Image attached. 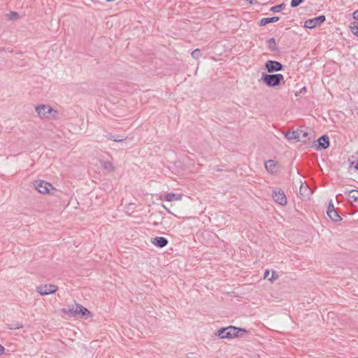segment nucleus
Returning a JSON list of instances; mask_svg holds the SVG:
<instances>
[{
  "instance_id": "nucleus-16",
  "label": "nucleus",
  "mask_w": 358,
  "mask_h": 358,
  "mask_svg": "<svg viewBox=\"0 0 358 358\" xmlns=\"http://www.w3.org/2000/svg\"><path fill=\"white\" fill-rule=\"evenodd\" d=\"M279 20V17H277V16H274V17H265V18H262L259 22H258V24L259 26H265L268 23H273V22H276Z\"/></svg>"
},
{
  "instance_id": "nucleus-27",
  "label": "nucleus",
  "mask_w": 358,
  "mask_h": 358,
  "mask_svg": "<svg viewBox=\"0 0 358 358\" xmlns=\"http://www.w3.org/2000/svg\"><path fill=\"white\" fill-rule=\"evenodd\" d=\"M8 329H17L23 327L22 323L16 322L10 324H8Z\"/></svg>"
},
{
  "instance_id": "nucleus-24",
  "label": "nucleus",
  "mask_w": 358,
  "mask_h": 358,
  "mask_svg": "<svg viewBox=\"0 0 358 358\" xmlns=\"http://www.w3.org/2000/svg\"><path fill=\"white\" fill-rule=\"evenodd\" d=\"M285 3H281L271 7L270 10L274 13H279L285 8Z\"/></svg>"
},
{
  "instance_id": "nucleus-25",
  "label": "nucleus",
  "mask_w": 358,
  "mask_h": 358,
  "mask_svg": "<svg viewBox=\"0 0 358 358\" xmlns=\"http://www.w3.org/2000/svg\"><path fill=\"white\" fill-rule=\"evenodd\" d=\"M18 13L15 11H10L6 15L8 20H16L18 17Z\"/></svg>"
},
{
  "instance_id": "nucleus-35",
  "label": "nucleus",
  "mask_w": 358,
  "mask_h": 358,
  "mask_svg": "<svg viewBox=\"0 0 358 358\" xmlns=\"http://www.w3.org/2000/svg\"><path fill=\"white\" fill-rule=\"evenodd\" d=\"M4 350V348L1 345H0V355L3 353Z\"/></svg>"
},
{
  "instance_id": "nucleus-9",
  "label": "nucleus",
  "mask_w": 358,
  "mask_h": 358,
  "mask_svg": "<svg viewBox=\"0 0 358 358\" xmlns=\"http://www.w3.org/2000/svg\"><path fill=\"white\" fill-rule=\"evenodd\" d=\"M73 308H74V310H76L75 312L76 317L79 316L81 318H83V317L87 318L88 317H91V315H92L91 312L88 309H87L86 308L83 306L82 305L78 304V303H75V304H73Z\"/></svg>"
},
{
  "instance_id": "nucleus-11",
  "label": "nucleus",
  "mask_w": 358,
  "mask_h": 358,
  "mask_svg": "<svg viewBox=\"0 0 358 358\" xmlns=\"http://www.w3.org/2000/svg\"><path fill=\"white\" fill-rule=\"evenodd\" d=\"M317 143L315 144L317 150H324L329 146V138L327 135L322 136L317 139Z\"/></svg>"
},
{
  "instance_id": "nucleus-37",
  "label": "nucleus",
  "mask_w": 358,
  "mask_h": 358,
  "mask_svg": "<svg viewBox=\"0 0 358 358\" xmlns=\"http://www.w3.org/2000/svg\"><path fill=\"white\" fill-rule=\"evenodd\" d=\"M303 90V92H306V88L304 87H303V88H302V90Z\"/></svg>"
},
{
  "instance_id": "nucleus-19",
  "label": "nucleus",
  "mask_w": 358,
  "mask_h": 358,
  "mask_svg": "<svg viewBox=\"0 0 358 358\" xmlns=\"http://www.w3.org/2000/svg\"><path fill=\"white\" fill-rule=\"evenodd\" d=\"M329 218L334 222H338L342 220L341 217L339 215L336 210H334L331 212L327 213Z\"/></svg>"
},
{
  "instance_id": "nucleus-17",
  "label": "nucleus",
  "mask_w": 358,
  "mask_h": 358,
  "mask_svg": "<svg viewBox=\"0 0 358 358\" xmlns=\"http://www.w3.org/2000/svg\"><path fill=\"white\" fill-rule=\"evenodd\" d=\"M284 135H285V138L289 141L296 140L298 141V138H299L298 129L296 131H293L284 132Z\"/></svg>"
},
{
  "instance_id": "nucleus-28",
  "label": "nucleus",
  "mask_w": 358,
  "mask_h": 358,
  "mask_svg": "<svg viewBox=\"0 0 358 358\" xmlns=\"http://www.w3.org/2000/svg\"><path fill=\"white\" fill-rule=\"evenodd\" d=\"M304 0H291L290 6L296 8L303 2Z\"/></svg>"
},
{
  "instance_id": "nucleus-7",
  "label": "nucleus",
  "mask_w": 358,
  "mask_h": 358,
  "mask_svg": "<svg viewBox=\"0 0 358 358\" xmlns=\"http://www.w3.org/2000/svg\"><path fill=\"white\" fill-rule=\"evenodd\" d=\"M264 66L268 73L277 72L283 69V65L280 62L274 60H268Z\"/></svg>"
},
{
  "instance_id": "nucleus-36",
  "label": "nucleus",
  "mask_w": 358,
  "mask_h": 358,
  "mask_svg": "<svg viewBox=\"0 0 358 358\" xmlns=\"http://www.w3.org/2000/svg\"><path fill=\"white\" fill-rule=\"evenodd\" d=\"M162 206H163V208H164L166 210V211L169 213L172 214L171 211L169 208H167L164 205H163Z\"/></svg>"
},
{
  "instance_id": "nucleus-13",
  "label": "nucleus",
  "mask_w": 358,
  "mask_h": 358,
  "mask_svg": "<svg viewBox=\"0 0 358 358\" xmlns=\"http://www.w3.org/2000/svg\"><path fill=\"white\" fill-rule=\"evenodd\" d=\"M299 132V138L298 141L302 142L303 143H306L310 139L308 137L309 136V131L308 129H306L305 130L303 129H298Z\"/></svg>"
},
{
  "instance_id": "nucleus-8",
  "label": "nucleus",
  "mask_w": 358,
  "mask_h": 358,
  "mask_svg": "<svg viewBox=\"0 0 358 358\" xmlns=\"http://www.w3.org/2000/svg\"><path fill=\"white\" fill-rule=\"evenodd\" d=\"M35 187L38 192L42 194L50 193L51 189H55L50 183L43 180L36 181Z\"/></svg>"
},
{
  "instance_id": "nucleus-12",
  "label": "nucleus",
  "mask_w": 358,
  "mask_h": 358,
  "mask_svg": "<svg viewBox=\"0 0 358 358\" xmlns=\"http://www.w3.org/2000/svg\"><path fill=\"white\" fill-rule=\"evenodd\" d=\"M151 242L153 245L160 248L166 246L169 243L166 238L162 236H157L152 238Z\"/></svg>"
},
{
  "instance_id": "nucleus-1",
  "label": "nucleus",
  "mask_w": 358,
  "mask_h": 358,
  "mask_svg": "<svg viewBox=\"0 0 358 358\" xmlns=\"http://www.w3.org/2000/svg\"><path fill=\"white\" fill-rule=\"evenodd\" d=\"M245 329L229 326L227 327L221 328L218 330L217 335L220 338H232L242 336L241 333H245Z\"/></svg>"
},
{
  "instance_id": "nucleus-15",
  "label": "nucleus",
  "mask_w": 358,
  "mask_h": 358,
  "mask_svg": "<svg viewBox=\"0 0 358 358\" xmlns=\"http://www.w3.org/2000/svg\"><path fill=\"white\" fill-rule=\"evenodd\" d=\"M164 199L166 201H179L182 199V194L170 192V193L166 194L164 196Z\"/></svg>"
},
{
  "instance_id": "nucleus-21",
  "label": "nucleus",
  "mask_w": 358,
  "mask_h": 358,
  "mask_svg": "<svg viewBox=\"0 0 358 358\" xmlns=\"http://www.w3.org/2000/svg\"><path fill=\"white\" fill-rule=\"evenodd\" d=\"M73 305L69 306L67 308H64L62 309V312L64 314L69 315L70 317H76Z\"/></svg>"
},
{
  "instance_id": "nucleus-4",
  "label": "nucleus",
  "mask_w": 358,
  "mask_h": 358,
  "mask_svg": "<svg viewBox=\"0 0 358 358\" xmlns=\"http://www.w3.org/2000/svg\"><path fill=\"white\" fill-rule=\"evenodd\" d=\"M58 289V287L53 284L49 285H41L36 287V292L41 295H48L56 292Z\"/></svg>"
},
{
  "instance_id": "nucleus-31",
  "label": "nucleus",
  "mask_w": 358,
  "mask_h": 358,
  "mask_svg": "<svg viewBox=\"0 0 358 358\" xmlns=\"http://www.w3.org/2000/svg\"><path fill=\"white\" fill-rule=\"evenodd\" d=\"M350 166L358 170V161L351 162Z\"/></svg>"
},
{
  "instance_id": "nucleus-6",
  "label": "nucleus",
  "mask_w": 358,
  "mask_h": 358,
  "mask_svg": "<svg viewBox=\"0 0 358 358\" xmlns=\"http://www.w3.org/2000/svg\"><path fill=\"white\" fill-rule=\"evenodd\" d=\"M326 17L324 15L309 19L305 21L304 27L308 29H313L324 22Z\"/></svg>"
},
{
  "instance_id": "nucleus-26",
  "label": "nucleus",
  "mask_w": 358,
  "mask_h": 358,
  "mask_svg": "<svg viewBox=\"0 0 358 358\" xmlns=\"http://www.w3.org/2000/svg\"><path fill=\"white\" fill-rule=\"evenodd\" d=\"M192 57L196 59H198L201 57V52L199 49H195L191 53Z\"/></svg>"
},
{
  "instance_id": "nucleus-29",
  "label": "nucleus",
  "mask_w": 358,
  "mask_h": 358,
  "mask_svg": "<svg viewBox=\"0 0 358 358\" xmlns=\"http://www.w3.org/2000/svg\"><path fill=\"white\" fill-rule=\"evenodd\" d=\"M125 139H126V137H124V136H115V142H122V141H124Z\"/></svg>"
},
{
  "instance_id": "nucleus-34",
  "label": "nucleus",
  "mask_w": 358,
  "mask_h": 358,
  "mask_svg": "<svg viewBox=\"0 0 358 358\" xmlns=\"http://www.w3.org/2000/svg\"><path fill=\"white\" fill-rule=\"evenodd\" d=\"M107 138L110 140L115 141V136L112 134H109L108 136H107Z\"/></svg>"
},
{
  "instance_id": "nucleus-3",
  "label": "nucleus",
  "mask_w": 358,
  "mask_h": 358,
  "mask_svg": "<svg viewBox=\"0 0 358 358\" xmlns=\"http://www.w3.org/2000/svg\"><path fill=\"white\" fill-rule=\"evenodd\" d=\"M36 111L42 118H48L50 115L55 117L57 112L48 105H38L36 107Z\"/></svg>"
},
{
  "instance_id": "nucleus-2",
  "label": "nucleus",
  "mask_w": 358,
  "mask_h": 358,
  "mask_svg": "<svg viewBox=\"0 0 358 358\" xmlns=\"http://www.w3.org/2000/svg\"><path fill=\"white\" fill-rule=\"evenodd\" d=\"M261 80L268 86L275 87L280 85L281 82L285 83L284 76L280 73L266 74L263 73Z\"/></svg>"
},
{
  "instance_id": "nucleus-14",
  "label": "nucleus",
  "mask_w": 358,
  "mask_h": 358,
  "mask_svg": "<svg viewBox=\"0 0 358 358\" xmlns=\"http://www.w3.org/2000/svg\"><path fill=\"white\" fill-rule=\"evenodd\" d=\"M265 168L270 173H274L277 171L276 163L272 159H269L265 162Z\"/></svg>"
},
{
  "instance_id": "nucleus-10",
  "label": "nucleus",
  "mask_w": 358,
  "mask_h": 358,
  "mask_svg": "<svg viewBox=\"0 0 358 358\" xmlns=\"http://www.w3.org/2000/svg\"><path fill=\"white\" fill-rule=\"evenodd\" d=\"M348 196V201L351 203V204L358 208V190L352 189L345 192Z\"/></svg>"
},
{
  "instance_id": "nucleus-30",
  "label": "nucleus",
  "mask_w": 358,
  "mask_h": 358,
  "mask_svg": "<svg viewBox=\"0 0 358 358\" xmlns=\"http://www.w3.org/2000/svg\"><path fill=\"white\" fill-rule=\"evenodd\" d=\"M334 210H336L335 208H334V206L333 205V203L331 202H330L329 206H328V207H327V212H331Z\"/></svg>"
},
{
  "instance_id": "nucleus-5",
  "label": "nucleus",
  "mask_w": 358,
  "mask_h": 358,
  "mask_svg": "<svg viewBox=\"0 0 358 358\" xmlns=\"http://www.w3.org/2000/svg\"><path fill=\"white\" fill-rule=\"evenodd\" d=\"M272 197L273 200L281 206H285L287 203V197L284 192L278 188L273 190Z\"/></svg>"
},
{
  "instance_id": "nucleus-20",
  "label": "nucleus",
  "mask_w": 358,
  "mask_h": 358,
  "mask_svg": "<svg viewBox=\"0 0 358 358\" xmlns=\"http://www.w3.org/2000/svg\"><path fill=\"white\" fill-rule=\"evenodd\" d=\"M268 48L271 51L278 52V48L275 44V40L274 38H271L267 41Z\"/></svg>"
},
{
  "instance_id": "nucleus-38",
  "label": "nucleus",
  "mask_w": 358,
  "mask_h": 358,
  "mask_svg": "<svg viewBox=\"0 0 358 358\" xmlns=\"http://www.w3.org/2000/svg\"><path fill=\"white\" fill-rule=\"evenodd\" d=\"M250 3H252V0H247Z\"/></svg>"
},
{
  "instance_id": "nucleus-32",
  "label": "nucleus",
  "mask_w": 358,
  "mask_h": 358,
  "mask_svg": "<svg viewBox=\"0 0 358 358\" xmlns=\"http://www.w3.org/2000/svg\"><path fill=\"white\" fill-rule=\"evenodd\" d=\"M308 189V187L307 185H303V184H301V187H300V193L302 194V192L304 191V190H307Z\"/></svg>"
},
{
  "instance_id": "nucleus-33",
  "label": "nucleus",
  "mask_w": 358,
  "mask_h": 358,
  "mask_svg": "<svg viewBox=\"0 0 358 358\" xmlns=\"http://www.w3.org/2000/svg\"><path fill=\"white\" fill-rule=\"evenodd\" d=\"M352 17L355 20H358V10H355L353 13H352Z\"/></svg>"
},
{
  "instance_id": "nucleus-22",
  "label": "nucleus",
  "mask_w": 358,
  "mask_h": 358,
  "mask_svg": "<svg viewBox=\"0 0 358 358\" xmlns=\"http://www.w3.org/2000/svg\"><path fill=\"white\" fill-rule=\"evenodd\" d=\"M102 167L108 172H112L114 170L113 164L109 161L103 162L102 163Z\"/></svg>"
},
{
  "instance_id": "nucleus-18",
  "label": "nucleus",
  "mask_w": 358,
  "mask_h": 358,
  "mask_svg": "<svg viewBox=\"0 0 358 358\" xmlns=\"http://www.w3.org/2000/svg\"><path fill=\"white\" fill-rule=\"evenodd\" d=\"M270 271L266 270L264 275V278L268 279L270 282H273L278 278V275L275 271H272L271 276H269Z\"/></svg>"
},
{
  "instance_id": "nucleus-23",
  "label": "nucleus",
  "mask_w": 358,
  "mask_h": 358,
  "mask_svg": "<svg viewBox=\"0 0 358 358\" xmlns=\"http://www.w3.org/2000/svg\"><path fill=\"white\" fill-rule=\"evenodd\" d=\"M351 31L358 37V21H354L350 24Z\"/></svg>"
}]
</instances>
